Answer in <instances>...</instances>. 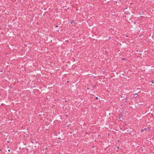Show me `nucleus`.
I'll return each mask as SVG.
<instances>
[{
  "instance_id": "obj_1",
  "label": "nucleus",
  "mask_w": 154,
  "mask_h": 154,
  "mask_svg": "<svg viewBox=\"0 0 154 154\" xmlns=\"http://www.w3.org/2000/svg\"><path fill=\"white\" fill-rule=\"evenodd\" d=\"M144 130L146 131H149L150 130V129L148 128H145L144 129Z\"/></svg>"
},
{
  "instance_id": "obj_2",
  "label": "nucleus",
  "mask_w": 154,
  "mask_h": 154,
  "mask_svg": "<svg viewBox=\"0 0 154 154\" xmlns=\"http://www.w3.org/2000/svg\"><path fill=\"white\" fill-rule=\"evenodd\" d=\"M137 94L136 93L135 94H134L133 95H134V97L135 98H137Z\"/></svg>"
},
{
  "instance_id": "obj_3",
  "label": "nucleus",
  "mask_w": 154,
  "mask_h": 154,
  "mask_svg": "<svg viewBox=\"0 0 154 154\" xmlns=\"http://www.w3.org/2000/svg\"><path fill=\"white\" fill-rule=\"evenodd\" d=\"M128 97H127L125 98V102H127L128 101Z\"/></svg>"
},
{
  "instance_id": "obj_4",
  "label": "nucleus",
  "mask_w": 154,
  "mask_h": 154,
  "mask_svg": "<svg viewBox=\"0 0 154 154\" xmlns=\"http://www.w3.org/2000/svg\"><path fill=\"white\" fill-rule=\"evenodd\" d=\"M75 22V21L74 20H73L70 23L71 24H72L73 23H74Z\"/></svg>"
},
{
  "instance_id": "obj_5",
  "label": "nucleus",
  "mask_w": 154,
  "mask_h": 154,
  "mask_svg": "<svg viewBox=\"0 0 154 154\" xmlns=\"http://www.w3.org/2000/svg\"><path fill=\"white\" fill-rule=\"evenodd\" d=\"M141 131H142V132H143L144 131V129H142L141 130Z\"/></svg>"
},
{
  "instance_id": "obj_6",
  "label": "nucleus",
  "mask_w": 154,
  "mask_h": 154,
  "mask_svg": "<svg viewBox=\"0 0 154 154\" xmlns=\"http://www.w3.org/2000/svg\"><path fill=\"white\" fill-rule=\"evenodd\" d=\"M125 60V58H123L122 59V60Z\"/></svg>"
},
{
  "instance_id": "obj_7",
  "label": "nucleus",
  "mask_w": 154,
  "mask_h": 154,
  "mask_svg": "<svg viewBox=\"0 0 154 154\" xmlns=\"http://www.w3.org/2000/svg\"><path fill=\"white\" fill-rule=\"evenodd\" d=\"M95 99H98V97H96L95 98Z\"/></svg>"
},
{
  "instance_id": "obj_8",
  "label": "nucleus",
  "mask_w": 154,
  "mask_h": 154,
  "mask_svg": "<svg viewBox=\"0 0 154 154\" xmlns=\"http://www.w3.org/2000/svg\"><path fill=\"white\" fill-rule=\"evenodd\" d=\"M151 82H152V83H154V82H153L152 81H151Z\"/></svg>"
},
{
  "instance_id": "obj_9",
  "label": "nucleus",
  "mask_w": 154,
  "mask_h": 154,
  "mask_svg": "<svg viewBox=\"0 0 154 154\" xmlns=\"http://www.w3.org/2000/svg\"><path fill=\"white\" fill-rule=\"evenodd\" d=\"M8 152H10V149H8Z\"/></svg>"
},
{
  "instance_id": "obj_10",
  "label": "nucleus",
  "mask_w": 154,
  "mask_h": 154,
  "mask_svg": "<svg viewBox=\"0 0 154 154\" xmlns=\"http://www.w3.org/2000/svg\"><path fill=\"white\" fill-rule=\"evenodd\" d=\"M120 115H121V116H122V113H121L120 114Z\"/></svg>"
},
{
  "instance_id": "obj_11",
  "label": "nucleus",
  "mask_w": 154,
  "mask_h": 154,
  "mask_svg": "<svg viewBox=\"0 0 154 154\" xmlns=\"http://www.w3.org/2000/svg\"><path fill=\"white\" fill-rule=\"evenodd\" d=\"M56 27H58V25H57L55 26Z\"/></svg>"
},
{
  "instance_id": "obj_12",
  "label": "nucleus",
  "mask_w": 154,
  "mask_h": 154,
  "mask_svg": "<svg viewBox=\"0 0 154 154\" xmlns=\"http://www.w3.org/2000/svg\"><path fill=\"white\" fill-rule=\"evenodd\" d=\"M140 15H142V14L141 13H140Z\"/></svg>"
},
{
  "instance_id": "obj_13",
  "label": "nucleus",
  "mask_w": 154,
  "mask_h": 154,
  "mask_svg": "<svg viewBox=\"0 0 154 154\" xmlns=\"http://www.w3.org/2000/svg\"><path fill=\"white\" fill-rule=\"evenodd\" d=\"M140 15H142V14L141 13H140Z\"/></svg>"
},
{
  "instance_id": "obj_14",
  "label": "nucleus",
  "mask_w": 154,
  "mask_h": 154,
  "mask_svg": "<svg viewBox=\"0 0 154 154\" xmlns=\"http://www.w3.org/2000/svg\"><path fill=\"white\" fill-rule=\"evenodd\" d=\"M66 42H68V40L66 41Z\"/></svg>"
},
{
  "instance_id": "obj_15",
  "label": "nucleus",
  "mask_w": 154,
  "mask_h": 154,
  "mask_svg": "<svg viewBox=\"0 0 154 154\" xmlns=\"http://www.w3.org/2000/svg\"><path fill=\"white\" fill-rule=\"evenodd\" d=\"M117 148H118V149H119V147H117Z\"/></svg>"
},
{
  "instance_id": "obj_16",
  "label": "nucleus",
  "mask_w": 154,
  "mask_h": 154,
  "mask_svg": "<svg viewBox=\"0 0 154 154\" xmlns=\"http://www.w3.org/2000/svg\"><path fill=\"white\" fill-rule=\"evenodd\" d=\"M151 115H153V114H152H152H151Z\"/></svg>"
},
{
  "instance_id": "obj_17",
  "label": "nucleus",
  "mask_w": 154,
  "mask_h": 154,
  "mask_svg": "<svg viewBox=\"0 0 154 154\" xmlns=\"http://www.w3.org/2000/svg\"><path fill=\"white\" fill-rule=\"evenodd\" d=\"M109 134H108V136H109Z\"/></svg>"
},
{
  "instance_id": "obj_18",
  "label": "nucleus",
  "mask_w": 154,
  "mask_h": 154,
  "mask_svg": "<svg viewBox=\"0 0 154 154\" xmlns=\"http://www.w3.org/2000/svg\"><path fill=\"white\" fill-rule=\"evenodd\" d=\"M119 119H120V118H119Z\"/></svg>"
}]
</instances>
